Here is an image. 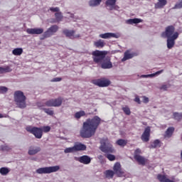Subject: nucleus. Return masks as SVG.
Here are the masks:
<instances>
[{
	"instance_id": "obj_1",
	"label": "nucleus",
	"mask_w": 182,
	"mask_h": 182,
	"mask_svg": "<svg viewBox=\"0 0 182 182\" xmlns=\"http://www.w3.org/2000/svg\"><path fill=\"white\" fill-rule=\"evenodd\" d=\"M102 119L99 116H95L92 118H88L83 122L82 127L80 131V136L82 139H90L96 134V130L100 126Z\"/></svg>"
},
{
	"instance_id": "obj_2",
	"label": "nucleus",
	"mask_w": 182,
	"mask_h": 182,
	"mask_svg": "<svg viewBox=\"0 0 182 182\" xmlns=\"http://www.w3.org/2000/svg\"><path fill=\"white\" fill-rule=\"evenodd\" d=\"M92 59L95 63L101 64L102 69H112L113 64L110 61V57H107V53L106 51H100L96 50L92 51Z\"/></svg>"
},
{
	"instance_id": "obj_3",
	"label": "nucleus",
	"mask_w": 182,
	"mask_h": 182,
	"mask_svg": "<svg viewBox=\"0 0 182 182\" xmlns=\"http://www.w3.org/2000/svg\"><path fill=\"white\" fill-rule=\"evenodd\" d=\"M14 102L19 109H25L26 107V96H25L23 92L21 90L15 91Z\"/></svg>"
},
{
	"instance_id": "obj_4",
	"label": "nucleus",
	"mask_w": 182,
	"mask_h": 182,
	"mask_svg": "<svg viewBox=\"0 0 182 182\" xmlns=\"http://www.w3.org/2000/svg\"><path fill=\"white\" fill-rule=\"evenodd\" d=\"M100 149L103 153H114V148L107 137H104L100 141Z\"/></svg>"
},
{
	"instance_id": "obj_5",
	"label": "nucleus",
	"mask_w": 182,
	"mask_h": 182,
	"mask_svg": "<svg viewBox=\"0 0 182 182\" xmlns=\"http://www.w3.org/2000/svg\"><path fill=\"white\" fill-rule=\"evenodd\" d=\"M60 167L59 166H48L38 168L36 172L37 174H50V173H56L59 171Z\"/></svg>"
},
{
	"instance_id": "obj_6",
	"label": "nucleus",
	"mask_w": 182,
	"mask_h": 182,
	"mask_svg": "<svg viewBox=\"0 0 182 182\" xmlns=\"http://www.w3.org/2000/svg\"><path fill=\"white\" fill-rule=\"evenodd\" d=\"M26 130L28 132V133L33 134L36 139H42V136H43L42 128L41 127L27 126Z\"/></svg>"
},
{
	"instance_id": "obj_7",
	"label": "nucleus",
	"mask_w": 182,
	"mask_h": 182,
	"mask_svg": "<svg viewBox=\"0 0 182 182\" xmlns=\"http://www.w3.org/2000/svg\"><path fill=\"white\" fill-rule=\"evenodd\" d=\"M92 84L95 86H98V87H108L112 84L110 80L102 77L100 79H95L92 80Z\"/></svg>"
},
{
	"instance_id": "obj_8",
	"label": "nucleus",
	"mask_w": 182,
	"mask_h": 182,
	"mask_svg": "<svg viewBox=\"0 0 182 182\" xmlns=\"http://www.w3.org/2000/svg\"><path fill=\"white\" fill-rule=\"evenodd\" d=\"M63 102V99L60 97L55 99L48 100L45 102V105L47 106V107H60Z\"/></svg>"
},
{
	"instance_id": "obj_9",
	"label": "nucleus",
	"mask_w": 182,
	"mask_h": 182,
	"mask_svg": "<svg viewBox=\"0 0 182 182\" xmlns=\"http://www.w3.org/2000/svg\"><path fill=\"white\" fill-rule=\"evenodd\" d=\"M140 154H141V149H140V148L135 149L134 152V159L136 160V161H137V163H139V164L144 166L146 164V161H147V159Z\"/></svg>"
},
{
	"instance_id": "obj_10",
	"label": "nucleus",
	"mask_w": 182,
	"mask_h": 182,
	"mask_svg": "<svg viewBox=\"0 0 182 182\" xmlns=\"http://www.w3.org/2000/svg\"><path fill=\"white\" fill-rule=\"evenodd\" d=\"M176 31V28H174V26H168L165 28V31L162 32L161 37L162 38H173V36L174 35V31Z\"/></svg>"
},
{
	"instance_id": "obj_11",
	"label": "nucleus",
	"mask_w": 182,
	"mask_h": 182,
	"mask_svg": "<svg viewBox=\"0 0 182 182\" xmlns=\"http://www.w3.org/2000/svg\"><path fill=\"white\" fill-rule=\"evenodd\" d=\"M59 31V26L58 25H53L44 32L43 38H50L53 35L55 34Z\"/></svg>"
},
{
	"instance_id": "obj_12",
	"label": "nucleus",
	"mask_w": 182,
	"mask_h": 182,
	"mask_svg": "<svg viewBox=\"0 0 182 182\" xmlns=\"http://www.w3.org/2000/svg\"><path fill=\"white\" fill-rule=\"evenodd\" d=\"M63 33L65 35L67 38H69V39H77V38H80V34H75L76 33V31H75V30L64 29L63 31Z\"/></svg>"
},
{
	"instance_id": "obj_13",
	"label": "nucleus",
	"mask_w": 182,
	"mask_h": 182,
	"mask_svg": "<svg viewBox=\"0 0 182 182\" xmlns=\"http://www.w3.org/2000/svg\"><path fill=\"white\" fill-rule=\"evenodd\" d=\"M178 38V32H175L172 38H167V48L168 49H171L176 45V39Z\"/></svg>"
},
{
	"instance_id": "obj_14",
	"label": "nucleus",
	"mask_w": 182,
	"mask_h": 182,
	"mask_svg": "<svg viewBox=\"0 0 182 182\" xmlns=\"http://www.w3.org/2000/svg\"><path fill=\"white\" fill-rule=\"evenodd\" d=\"M114 173L117 176V177H122L124 174V171L122 170V165L120 163L117 162L113 167Z\"/></svg>"
},
{
	"instance_id": "obj_15",
	"label": "nucleus",
	"mask_w": 182,
	"mask_h": 182,
	"mask_svg": "<svg viewBox=\"0 0 182 182\" xmlns=\"http://www.w3.org/2000/svg\"><path fill=\"white\" fill-rule=\"evenodd\" d=\"M150 132H151V129L149 127H147L146 128H145L144 132L141 136V139L144 143H147V141H150Z\"/></svg>"
},
{
	"instance_id": "obj_16",
	"label": "nucleus",
	"mask_w": 182,
	"mask_h": 182,
	"mask_svg": "<svg viewBox=\"0 0 182 182\" xmlns=\"http://www.w3.org/2000/svg\"><path fill=\"white\" fill-rule=\"evenodd\" d=\"M100 38L102 39H110V38H115L116 39L120 38V35L116 34L114 33H105L102 34H100Z\"/></svg>"
},
{
	"instance_id": "obj_17",
	"label": "nucleus",
	"mask_w": 182,
	"mask_h": 182,
	"mask_svg": "<svg viewBox=\"0 0 182 182\" xmlns=\"http://www.w3.org/2000/svg\"><path fill=\"white\" fill-rule=\"evenodd\" d=\"M26 32L29 35H41L43 33V28H27Z\"/></svg>"
},
{
	"instance_id": "obj_18",
	"label": "nucleus",
	"mask_w": 182,
	"mask_h": 182,
	"mask_svg": "<svg viewBox=\"0 0 182 182\" xmlns=\"http://www.w3.org/2000/svg\"><path fill=\"white\" fill-rule=\"evenodd\" d=\"M78 161L82 164H90L92 161V159L87 155H83L78 159Z\"/></svg>"
},
{
	"instance_id": "obj_19",
	"label": "nucleus",
	"mask_w": 182,
	"mask_h": 182,
	"mask_svg": "<svg viewBox=\"0 0 182 182\" xmlns=\"http://www.w3.org/2000/svg\"><path fill=\"white\" fill-rule=\"evenodd\" d=\"M136 56V54L134 53H131L130 50H127L125 51L124 54V58H122V62H125V60H129V59H132Z\"/></svg>"
},
{
	"instance_id": "obj_20",
	"label": "nucleus",
	"mask_w": 182,
	"mask_h": 182,
	"mask_svg": "<svg viewBox=\"0 0 182 182\" xmlns=\"http://www.w3.org/2000/svg\"><path fill=\"white\" fill-rule=\"evenodd\" d=\"M74 149H75V151H85V150H86V149H87V146H86V145H85L80 142H77V143L75 144Z\"/></svg>"
},
{
	"instance_id": "obj_21",
	"label": "nucleus",
	"mask_w": 182,
	"mask_h": 182,
	"mask_svg": "<svg viewBox=\"0 0 182 182\" xmlns=\"http://www.w3.org/2000/svg\"><path fill=\"white\" fill-rule=\"evenodd\" d=\"M41 151V147L36 146V148L33 146H31L28 150V154L29 156H34V154H38Z\"/></svg>"
},
{
	"instance_id": "obj_22",
	"label": "nucleus",
	"mask_w": 182,
	"mask_h": 182,
	"mask_svg": "<svg viewBox=\"0 0 182 182\" xmlns=\"http://www.w3.org/2000/svg\"><path fill=\"white\" fill-rule=\"evenodd\" d=\"M105 5L109 11H112L116 8V1H107Z\"/></svg>"
},
{
	"instance_id": "obj_23",
	"label": "nucleus",
	"mask_w": 182,
	"mask_h": 182,
	"mask_svg": "<svg viewBox=\"0 0 182 182\" xmlns=\"http://www.w3.org/2000/svg\"><path fill=\"white\" fill-rule=\"evenodd\" d=\"M174 130H176L174 127H168L165 132L164 137H167L168 139H170V137L173 136V133H174Z\"/></svg>"
},
{
	"instance_id": "obj_24",
	"label": "nucleus",
	"mask_w": 182,
	"mask_h": 182,
	"mask_svg": "<svg viewBox=\"0 0 182 182\" xmlns=\"http://www.w3.org/2000/svg\"><path fill=\"white\" fill-rule=\"evenodd\" d=\"M105 45H106V43H105V41L102 39H100L94 42V46H95V48H105Z\"/></svg>"
},
{
	"instance_id": "obj_25",
	"label": "nucleus",
	"mask_w": 182,
	"mask_h": 182,
	"mask_svg": "<svg viewBox=\"0 0 182 182\" xmlns=\"http://www.w3.org/2000/svg\"><path fill=\"white\" fill-rule=\"evenodd\" d=\"M12 72V68L10 66L6 65L5 67H0V74L9 73Z\"/></svg>"
},
{
	"instance_id": "obj_26",
	"label": "nucleus",
	"mask_w": 182,
	"mask_h": 182,
	"mask_svg": "<svg viewBox=\"0 0 182 182\" xmlns=\"http://www.w3.org/2000/svg\"><path fill=\"white\" fill-rule=\"evenodd\" d=\"M140 22H143V20L140 18H129L127 21V23L129 25H133V23H140Z\"/></svg>"
},
{
	"instance_id": "obj_27",
	"label": "nucleus",
	"mask_w": 182,
	"mask_h": 182,
	"mask_svg": "<svg viewBox=\"0 0 182 182\" xmlns=\"http://www.w3.org/2000/svg\"><path fill=\"white\" fill-rule=\"evenodd\" d=\"M12 53L13 55H14V56H21V55L23 53V49H22L21 48H14L12 50Z\"/></svg>"
},
{
	"instance_id": "obj_28",
	"label": "nucleus",
	"mask_w": 182,
	"mask_h": 182,
	"mask_svg": "<svg viewBox=\"0 0 182 182\" xmlns=\"http://www.w3.org/2000/svg\"><path fill=\"white\" fill-rule=\"evenodd\" d=\"M163 72H164V70H161L153 74L143 75H141V77H154V76H159V75H161V73H163Z\"/></svg>"
},
{
	"instance_id": "obj_29",
	"label": "nucleus",
	"mask_w": 182,
	"mask_h": 182,
	"mask_svg": "<svg viewBox=\"0 0 182 182\" xmlns=\"http://www.w3.org/2000/svg\"><path fill=\"white\" fill-rule=\"evenodd\" d=\"M160 141L159 139L154 140L150 145L149 149H156L157 147H161Z\"/></svg>"
},
{
	"instance_id": "obj_30",
	"label": "nucleus",
	"mask_w": 182,
	"mask_h": 182,
	"mask_svg": "<svg viewBox=\"0 0 182 182\" xmlns=\"http://www.w3.org/2000/svg\"><path fill=\"white\" fill-rule=\"evenodd\" d=\"M166 4L167 1H159L157 4H155V9H160Z\"/></svg>"
},
{
	"instance_id": "obj_31",
	"label": "nucleus",
	"mask_w": 182,
	"mask_h": 182,
	"mask_svg": "<svg viewBox=\"0 0 182 182\" xmlns=\"http://www.w3.org/2000/svg\"><path fill=\"white\" fill-rule=\"evenodd\" d=\"M117 144L120 146L121 147H124V146L127 145V141L126 139H119L117 141Z\"/></svg>"
},
{
	"instance_id": "obj_32",
	"label": "nucleus",
	"mask_w": 182,
	"mask_h": 182,
	"mask_svg": "<svg viewBox=\"0 0 182 182\" xmlns=\"http://www.w3.org/2000/svg\"><path fill=\"white\" fill-rule=\"evenodd\" d=\"M55 18L57 22H60L63 19V15H62V12L58 11L55 13Z\"/></svg>"
},
{
	"instance_id": "obj_33",
	"label": "nucleus",
	"mask_w": 182,
	"mask_h": 182,
	"mask_svg": "<svg viewBox=\"0 0 182 182\" xmlns=\"http://www.w3.org/2000/svg\"><path fill=\"white\" fill-rule=\"evenodd\" d=\"M83 116H86V112L85 111H80L75 114L74 117L75 119H80V117H83Z\"/></svg>"
},
{
	"instance_id": "obj_34",
	"label": "nucleus",
	"mask_w": 182,
	"mask_h": 182,
	"mask_svg": "<svg viewBox=\"0 0 182 182\" xmlns=\"http://www.w3.org/2000/svg\"><path fill=\"white\" fill-rule=\"evenodd\" d=\"M9 171V168L6 167H2L0 168V174H1V176H6V174H8Z\"/></svg>"
},
{
	"instance_id": "obj_35",
	"label": "nucleus",
	"mask_w": 182,
	"mask_h": 182,
	"mask_svg": "<svg viewBox=\"0 0 182 182\" xmlns=\"http://www.w3.org/2000/svg\"><path fill=\"white\" fill-rule=\"evenodd\" d=\"M173 116V119H175V120H178V122H180V120L182 119V113L174 112Z\"/></svg>"
},
{
	"instance_id": "obj_36",
	"label": "nucleus",
	"mask_w": 182,
	"mask_h": 182,
	"mask_svg": "<svg viewBox=\"0 0 182 182\" xmlns=\"http://www.w3.org/2000/svg\"><path fill=\"white\" fill-rule=\"evenodd\" d=\"M105 176L106 177H109L110 178H113L114 176V171L112 170H107L105 171Z\"/></svg>"
},
{
	"instance_id": "obj_37",
	"label": "nucleus",
	"mask_w": 182,
	"mask_h": 182,
	"mask_svg": "<svg viewBox=\"0 0 182 182\" xmlns=\"http://www.w3.org/2000/svg\"><path fill=\"white\" fill-rule=\"evenodd\" d=\"M100 1H90L89 2L90 6L95 7V6H99L100 5Z\"/></svg>"
},
{
	"instance_id": "obj_38",
	"label": "nucleus",
	"mask_w": 182,
	"mask_h": 182,
	"mask_svg": "<svg viewBox=\"0 0 182 182\" xmlns=\"http://www.w3.org/2000/svg\"><path fill=\"white\" fill-rule=\"evenodd\" d=\"M122 110H123L124 113L125 114H127V116H130V114H132L130 108H129V107H127V106L122 107Z\"/></svg>"
},
{
	"instance_id": "obj_39",
	"label": "nucleus",
	"mask_w": 182,
	"mask_h": 182,
	"mask_svg": "<svg viewBox=\"0 0 182 182\" xmlns=\"http://www.w3.org/2000/svg\"><path fill=\"white\" fill-rule=\"evenodd\" d=\"M64 152L65 154H68V153H75L76 152L75 149V146H73V147H69V148H66L65 150H64Z\"/></svg>"
},
{
	"instance_id": "obj_40",
	"label": "nucleus",
	"mask_w": 182,
	"mask_h": 182,
	"mask_svg": "<svg viewBox=\"0 0 182 182\" xmlns=\"http://www.w3.org/2000/svg\"><path fill=\"white\" fill-rule=\"evenodd\" d=\"M43 111L45 112V113H46L49 116H53V114H54L53 110H52V109H50L49 108H44Z\"/></svg>"
},
{
	"instance_id": "obj_41",
	"label": "nucleus",
	"mask_w": 182,
	"mask_h": 182,
	"mask_svg": "<svg viewBox=\"0 0 182 182\" xmlns=\"http://www.w3.org/2000/svg\"><path fill=\"white\" fill-rule=\"evenodd\" d=\"M105 157H107L109 161H114V160H116V156L113 154H108L105 156Z\"/></svg>"
},
{
	"instance_id": "obj_42",
	"label": "nucleus",
	"mask_w": 182,
	"mask_h": 182,
	"mask_svg": "<svg viewBox=\"0 0 182 182\" xmlns=\"http://www.w3.org/2000/svg\"><path fill=\"white\" fill-rule=\"evenodd\" d=\"M42 133H49L50 132V127L49 126H44L41 127Z\"/></svg>"
},
{
	"instance_id": "obj_43",
	"label": "nucleus",
	"mask_w": 182,
	"mask_h": 182,
	"mask_svg": "<svg viewBox=\"0 0 182 182\" xmlns=\"http://www.w3.org/2000/svg\"><path fill=\"white\" fill-rule=\"evenodd\" d=\"M157 178L158 180L160 181V182H164L166 181V179L167 178V177H166V176L164 175H161V174H159L157 176Z\"/></svg>"
},
{
	"instance_id": "obj_44",
	"label": "nucleus",
	"mask_w": 182,
	"mask_h": 182,
	"mask_svg": "<svg viewBox=\"0 0 182 182\" xmlns=\"http://www.w3.org/2000/svg\"><path fill=\"white\" fill-rule=\"evenodd\" d=\"M50 11L51 12H55L58 13L60 11V9H59V7H50Z\"/></svg>"
},
{
	"instance_id": "obj_45",
	"label": "nucleus",
	"mask_w": 182,
	"mask_h": 182,
	"mask_svg": "<svg viewBox=\"0 0 182 182\" xmlns=\"http://www.w3.org/2000/svg\"><path fill=\"white\" fill-rule=\"evenodd\" d=\"M181 8H182V1L177 3L173 7V9H181Z\"/></svg>"
},
{
	"instance_id": "obj_46",
	"label": "nucleus",
	"mask_w": 182,
	"mask_h": 182,
	"mask_svg": "<svg viewBox=\"0 0 182 182\" xmlns=\"http://www.w3.org/2000/svg\"><path fill=\"white\" fill-rule=\"evenodd\" d=\"M8 88L6 87H0V93H6Z\"/></svg>"
},
{
	"instance_id": "obj_47",
	"label": "nucleus",
	"mask_w": 182,
	"mask_h": 182,
	"mask_svg": "<svg viewBox=\"0 0 182 182\" xmlns=\"http://www.w3.org/2000/svg\"><path fill=\"white\" fill-rule=\"evenodd\" d=\"M168 87H170V85H163L161 87H160V90H167V89H168Z\"/></svg>"
},
{
	"instance_id": "obj_48",
	"label": "nucleus",
	"mask_w": 182,
	"mask_h": 182,
	"mask_svg": "<svg viewBox=\"0 0 182 182\" xmlns=\"http://www.w3.org/2000/svg\"><path fill=\"white\" fill-rule=\"evenodd\" d=\"M60 80H62V78L60 77H55V78H53L51 82H60Z\"/></svg>"
},
{
	"instance_id": "obj_49",
	"label": "nucleus",
	"mask_w": 182,
	"mask_h": 182,
	"mask_svg": "<svg viewBox=\"0 0 182 182\" xmlns=\"http://www.w3.org/2000/svg\"><path fill=\"white\" fill-rule=\"evenodd\" d=\"M134 100L135 102H136V103H138V105L141 104V102L140 101V98L139 97H136Z\"/></svg>"
},
{
	"instance_id": "obj_50",
	"label": "nucleus",
	"mask_w": 182,
	"mask_h": 182,
	"mask_svg": "<svg viewBox=\"0 0 182 182\" xmlns=\"http://www.w3.org/2000/svg\"><path fill=\"white\" fill-rule=\"evenodd\" d=\"M143 102L144 103H149V97H143Z\"/></svg>"
},
{
	"instance_id": "obj_51",
	"label": "nucleus",
	"mask_w": 182,
	"mask_h": 182,
	"mask_svg": "<svg viewBox=\"0 0 182 182\" xmlns=\"http://www.w3.org/2000/svg\"><path fill=\"white\" fill-rule=\"evenodd\" d=\"M164 182H173V181L166 178L165 179V181H164Z\"/></svg>"
},
{
	"instance_id": "obj_52",
	"label": "nucleus",
	"mask_w": 182,
	"mask_h": 182,
	"mask_svg": "<svg viewBox=\"0 0 182 182\" xmlns=\"http://www.w3.org/2000/svg\"><path fill=\"white\" fill-rule=\"evenodd\" d=\"M75 16V15L73 14H70V18H73Z\"/></svg>"
},
{
	"instance_id": "obj_53",
	"label": "nucleus",
	"mask_w": 182,
	"mask_h": 182,
	"mask_svg": "<svg viewBox=\"0 0 182 182\" xmlns=\"http://www.w3.org/2000/svg\"><path fill=\"white\" fill-rule=\"evenodd\" d=\"M4 117V115L2 114H0V119H2Z\"/></svg>"
},
{
	"instance_id": "obj_54",
	"label": "nucleus",
	"mask_w": 182,
	"mask_h": 182,
	"mask_svg": "<svg viewBox=\"0 0 182 182\" xmlns=\"http://www.w3.org/2000/svg\"><path fill=\"white\" fill-rule=\"evenodd\" d=\"M181 159H182V151L181 152Z\"/></svg>"
},
{
	"instance_id": "obj_55",
	"label": "nucleus",
	"mask_w": 182,
	"mask_h": 182,
	"mask_svg": "<svg viewBox=\"0 0 182 182\" xmlns=\"http://www.w3.org/2000/svg\"><path fill=\"white\" fill-rule=\"evenodd\" d=\"M92 1H102V0H92Z\"/></svg>"
},
{
	"instance_id": "obj_56",
	"label": "nucleus",
	"mask_w": 182,
	"mask_h": 182,
	"mask_svg": "<svg viewBox=\"0 0 182 182\" xmlns=\"http://www.w3.org/2000/svg\"><path fill=\"white\" fill-rule=\"evenodd\" d=\"M159 1H166V0H159Z\"/></svg>"
},
{
	"instance_id": "obj_57",
	"label": "nucleus",
	"mask_w": 182,
	"mask_h": 182,
	"mask_svg": "<svg viewBox=\"0 0 182 182\" xmlns=\"http://www.w3.org/2000/svg\"><path fill=\"white\" fill-rule=\"evenodd\" d=\"M111 1H116V0H111Z\"/></svg>"
},
{
	"instance_id": "obj_58",
	"label": "nucleus",
	"mask_w": 182,
	"mask_h": 182,
	"mask_svg": "<svg viewBox=\"0 0 182 182\" xmlns=\"http://www.w3.org/2000/svg\"><path fill=\"white\" fill-rule=\"evenodd\" d=\"M0 45H1V41H0Z\"/></svg>"
}]
</instances>
